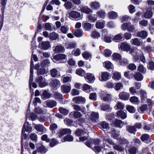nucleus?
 Returning a JSON list of instances; mask_svg holds the SVG:
<instances>
[{
    "instance_id": "obj_28",
    "label": "nucleus",
    "mask_w": 154,
    "mask_h": 154,
    "mask_svg": "<svg viewBox=\"0 0 154 154\" xmlns=\"http://www.w3.org/2000/svg\"><path fill=\"white\" fill-rule=\"evenodd\" d=\"M42 98L44 100L49 98L51 96L50 94L47 91H44L41 95Z\"/></svg>"
},
{
    "instance_id": "obj_55",
    "label": "nucleus",
    "mask_w": 154,
    "mask_h": 154,
    "mask_svg": "<svg viewBox=\"0 0 154 154\" xmlns=\"http://www.w3.org/2000/svg\"><path fill=\"white\" fill-rule=\"evenodd\" d=\"M55 51L57 52H63L65 50L64 48L61 45L56 46L55 49Z\"/></svg>"
},
{
    "instance_id": "obj_9",
    "label": "nucleus",
    "mask_w": 154,
    "mask_h": 154,
    "mask_svg": "<svg viewBox=\"0 0 154 154\" xmlns=\"http://www.w3.org/2000/svg\"><path fill=\"white\" fill-rule=\"evenodd\" d=\"M44 79L42 76L37 77L36 82L38 84L40 87L43 88L48 85V83L44 80Z\"/></svg>"
},
{
    "instance_id": "obj_46",
    "label": "nucleus",
    "mask_w": 154,
    "mask_h": 154,
    "mask_svg": "<svg viewBox=\"0 0 154 154\" xmlns=\"http://www.w3.org/2000/svg\"><path fill=\"white\" fill-rule=\"evenodd\" d=\"M113 59L115 60H119L121 59V56L119 54L117 53H113L112 55Z\"/></svg>"
},
{
    "instance_id": "obj_18",
    "label": "nucleus",
    "mask_w": 154,
    "mask_h": 154,
    "mask_svg": "<svg viewBox=\"0 0 154 154\" xmlns=\"http://www.w3.org/2000/svg\"><path fill=\"white\" fill-rule=\"evenodd\" d=\"M90 7L93 9H98L100 7V4L98 2H92L90 4Z\"/></svg>"
},
{
    "instance_id": "obj_6",
    "label": "nucleus",
    "mask_w": 154,
    "mask_h": 154,
    "mask_svg": "<svg viewBox=\"0 0 154 154\" xmlns=\"http://www.w3.org/2000/svg\"><path fill=\"white\" fill-rule=\"evenodd\" d=\"M140 97L141 99V100L143 102H144L145 101H147L149 103V107H152V101L151 100H148L147 98L146 97V93L145 91L141 90L140 91Z\"/></svg>"
},
{
    "instance_id": "obj_2",
    "label": "nucleus",
    "mask_w": 154,
    "mask_h": 154,
    "mask_svg": "<svg viewBox=\"0 0 154 154\" xmlns=\"http://www.w3.org/2000/svg\"><path fill=\"white\" fill-rule=\"evenodd\" d=\"M32 130V128L28 122H26L24 124L23 128L21 138L22 140L26 139L27 135L25 133V131L30 132Z\"/></svg>"
},
{
    "instance_id": "obj_13",
    "label": "nucleus",
    "mask_w": 154,
    "mask_h": 154,
    "mask_svg": "<svg viewBox=\"0 0 154 154\" xmlns=\"http://www.w3.org/2000/svg\"><path fill=\"white\" fill-rule=\"evenodd\" d=\"M84 78L86 80H87L90 82H93L95 80L94 75L90 73H87L86 75L84 76Z\"/></svg>"
},
{
    "instance_id": "obj_64",
    "label": "nucleus",
    "mask_w": 154,
    "mask_h": 154,
    "mask_svg": "<svg viewBox=\"0 0 154 154\" xmlns=\"http://www.w3.org/2000/svg\"><path fill=\"white\" fill-rule=\"evenodd\" d=\"M58 143L59 142L57 140L54 139H53L51 140V142L50 143V146L51 147H53L56 145L58 144Z\"/></svg>"
},
{
    "instance_id": "obj_36",
    "label": "nucleus",
    "mask_w": 154,
    "mask_h": 154,
    "mask_svg": "<svg viewBox=\"0 0 154 154\" xmlns=\"http://www.w3.org/2000/svg\"><path fill=\"white\" fill-rule=\"evenodd\" d=\"M88 18L91 22H94L97 19V15H90L88 16Z\"/></svg>"
},
{
    "instance_id": "obj_44",
    "label": "nucleus",
    "mask_w": 154,
    "mask_h": 154,
    "mask_svg": "<svg viewBox=\"0 0 154 154\" xmlns=\"http://www.w3.org/2000/svg\"><path fill=\"white\" fill-rule=\"evenodd\" d=\"M141 140L143 141H150L149 136L146 134H144L141 136Z\"/></svg>"
},
{
    "instance_id": "obj_42",
    "label": "nucleus",
    "mask_w": 154,
    "mask_h": 154,
    "mask_svg": "<svg viewBox=\"0 0 154 154\" xmlns=\"http://www.w3.org/2000/svg\"><path fill=\"white\" fill-rule=\"evenodd\" d=\"M37 150L38 152H40L42 154L45 153L48 151L47 149L43 146L38 148Z\"/></svg>"
},
{
    "instance_id": "obj_27",
    "label": "nucleus",
    "mask_w": 154,
    "mask_h": 154,
    "mask_svg": "<svg viewBox=\"0 0 154 154\" xmlns=\"http://www.w3.org/2000/svg\"><path fill=\"white\" fill-rule=\"evenodd\" d=\"M33 67H31L30 69V74L29 77V87L30 89L31 88V84L32 83V82L33 80Z\"/></svg>"
},
{
    "instance_id": "obj_45",
    "label": "nucleus",
    "mask_w": 154,
    "mask_h": 154,
    "mask_svg": "<svg viewBox=\"0 0 154 154\" xmlns=\"http://www.w3.org/2000/svg\"><path fill=\"white\" fill-rule=\"evenodd\" d=\"M111 133L112 137L114 139H118L119 134L118 132L115 131L114 129H113L111 131Z\"/></svg>"
},
{
    "instance_id": "obj_1",
    "label": "nucleus",
    "mask_w": 154,
    "mask_h": 154,
    "mask_svg": "<svg viewBox=\"0 0 154 154\" xmlns=\"http://www.w3.org/2000/svg\"><path fill=\"white\" fill-rule=\"evenodd\" d=\"M68 17L73 20L78 21L82 18L80 13L75 11H70L68 13Z\"/></svg>"
},
{
    "instance_id": "obj_50",
    "label": "nucleus",
    "mask_w": 154,
    "mask_h": 154,
    "mask_svg": "<svg viewBox=\"0 0 154 154\" xmlns=\"http://www.w3.org/2000/svg\"><path fill=\"white\" fill-rule=\"evenodd\" d=\"M126 109L128 112L131 113L135 112L136 111V109L134 106L130 105L127 106Z\"/></svg>"
},
{
    "instance_id": "obj_29",
    "label": "nucleus",
    "mask_w": 154,
    "mask_h": 154,
    "mask_svg": "<svg viewBox=\"0 0 154 154\" xmlns=\"http://www.w3.org/2000/svg\"><path fill=\"white\" fill-rule=\"evenodd\" d=\"M123 38V35L119 34L115 35L113 39V40L116 42H119Z\"/></svg>"
},
{
    "instance_id": "obj_39",
    "label": "nucleus",
    "mask_w": 154,
    "mask_h": 154,
    "mask_svg": "<svg viewBox=\"0 0 154 154\" xmlns=\"http://www.w3.org/2000/svg\"><path fill=\"white\" fill-rule=\"evenodd\" d=\"M101 109L104 111H109L111 109L110 105L108 104H104L101 106Z\"/></svg>"
},
{
    "instance_id": "obj_26",
    "label": "nucleus",
    "mask_w": 154,
    "mask_h": 154,
    "mask_svg": "<svg viewBox=\"0 0 154 154\" xmlns=\"http://www.w3.org/2000/svg\"><path fill=\"white\" fill-rule=\"evenodd\" d=\"M75 73L80 76L84 77L85 75L86 72L82 69H78L76 70Z\"/></svg>"
},
{
    "instance_id": "obj_5",
    "label": "nucleus",
    "mask_w": 154,
    "mask_h": 154,
    "mask_svg": "<svg viewBox=\"0 0 154 154\" xmlns=\"http://www.w3.org/2000/svg\"><path fill=\"white\" fill-rule=\"evenodd\" d=\"M66 56L64 54H59L55 56L53 58L54 62L58 61V63H63L66 61Z\"/></svg>"
},
{
    "instance_id": "obj_7",
    "label": "nucleus",
    "mask_w": 154,
    "mask_h": 154,
    "mask_svg": "<svg viewBox=\"0 0 154 154\" xmlns=\"http://www.w3.org/2000/svg\"><path fill=\"white\" fill-rule=\"evenodd\" d=\"M106 143V140L105 139L103 140V145H101L100 146H96L94 148V151L97 152H100L101 149L107 150L109 149V147L105 144Z\"/></svg>"
},
{
    "instance_id": "obj_11",
    "label": "nucleus",
    "mask_w": 154,
    "mask_h": 154,
    "mask_svg": "<svg viewBox=\"0 0 154 154\" xmlns=\"http://www.w3.org/2000/svg\"><path fill=\"white\" fill-rule=\"evenodd\" d=\"M93 142L95 144H99L101 142V141L99 139L92 140L91 139H89L86 143V145L88 147L91 148L92 146Z\"/></svg>"
},
{
    "instance_id": "obj_19",
    "label": "nucleus",
    "mask_w": 154,
    "mask_h": 154,
    "mask_svg": "<svg viewBox=\"0 0 154 154\" xmlns=\"http://www.w3.org/2000/svg\"><path fill=\"white\" fill-rule=\"evenodd\" d=\"M59 36L58 33L53 32L50 34L48 37L50 40H55L58 38Z\"/></svg>"
},
{
    "instance_id": "obj_40",
    "label": "nucleus",
    "mask_w": 154,
    "mask_h": 154,
    "mask_svg": "<svg viewBox=\"0 0 154 154\" xmlns=\"http://www.w3.org/2000/svg\"><path fill=\"white\" fill-rule=\"evenodd\" d=\"M104 66L107 69H112L113 67L112 63L109 61L105 62L103 63Z\"/></svg>"
},
{
    "instance_id": "obj_10",
    "label": "nucleus",
    "mask_w": 154,
    "mask_h": 154,
    "mask_svg": "<svg viewBox=\"0 0 154 154\" xmlns=\"http://www.w3.org/2000/svg\"><path fill=\"white\" fill-rule=\"evenodd\" d=\"M110 78L109 73L106 72H101L99 77V80L101 81H106Z\"/></svg>"
},
{
    "instance_id": "obj_38",
    "label": "nucleus",
    "mask_w": 154,
    "mask_h": 154,
    "mask_svg": "<svg viewBox=\"0 0 154 154\" xmlns=\"http://www.w3.org/2000/svg\"><path fill=\"white\" fill-rule=\"evenodd\" d=\"M104 22L98 21L96 22V26L97 28L102 29L104 27Z\"/></svg>"
},
{
    "instance_id": "obj_57",
    "label": "nucleus",
    "mask_w": 154,
    "mask_h": 154,
    "mask_svg": "<svg viewBox=\"0 0 154 154\" xmlns=\"http://www.w3.org/2000/svg\"><path fill=\"white\" fill-rule=\"evenodd\" d=\"M69 115H73L74 117L75 118H79L82 116L81 113L78 112H71Z\"/></svg>"
},
{
    "instance_id": "obj_48",
    "label": "nucleus",
    "mask_w": 154,
    "mask_h": 154,
    "mask_svg": "<svg viewBox=\"0 0 154 154\" xmlns=\"http://www.w3.org/2000/svg\"><path fill=\"white\" fill-rule=\"evenodd\" d=\"M127 29L128 30L131 32H133L134 30V26L131 25V23L128 24L126 23V29Z\"/></svg>"
},
{
    "instance_id": "obj_33",
    "label": "nucleus",
    "mask_w": 154,
    "mask_h": 154,
    "mask_svg": "<svg viewBox=\"0 0 154 154\" xmlns=\"http://www.w3.org/2000/svg\"><path fill=\"white\" fill-rule=\"evenodd\" d=\"M60 81L57 79L53 80L51 83V85L54 88L60 86Z\"/></svg>"
},
{
    "instance_id": "obj_4",
    "label": "nucleus",
    "mask_w": 154,
    "mask_h": 154,
    "mask_svg": "<svg viewBox=\"0 0 154 154\" xmlns=\"http://www.w3.org/2000/svg\"><path fill=\"white\" fill-rule=\"evenodd\" d=\"M100 96L102 99L104 101L110 102L112 100V97L111 94L105 92L103 91H101L100 94Z\"/></svg>"
},
{
    "instance_id": "obj_30",
    "label": "nucleus",
    "mask_w": 154,
    "mask_h": 154,
    "mask_svg": "<svg viewBox=\"0 0 154 154\" xmlns=\"http://www.w3.org/2000/svg\"><path fill=\"white\" fill-rule=\"evenodd\" d=\"M153 14V13L151 9H150L146 11L144 13V17L146 18H149L151 17Z\"/></svg>"
},
{
    "instance_id": "obj_59",
    "label": "nucleus",
    "mask_w": 154,
    "mask_h": 154,
    "mask_svg": "<svg viewBox=\"0 0 154 154\" xmlns=\"http://www.w3.org/2000/svg\"><path fill=\"white\" fill-rule=\"evenodd\" d=\"M123 86V85L121 83H118L116 84L114 88L115 90L118 91L122 88Z\"/></svg>"
},
{
    "instance_id": "obj_37",
    "label": "nucleus",
    "mask_w": 154,
    "mask_h": 154,
    "mask_svg": "<svg viewBox=\"0 0 154 154\" xmlns=\"http://www.w3.org/2000/svg\"><path fill=\"white\" fill-rule=\"evenodd\" d=\"M76 44L75 42H71L68 43L66 45V48L67 49H72L76 47Z\"/></svg>"
},
{
    "instance_id": "obj_15",
    "label": "nucleus",
    "mask_w": 154,
    "mask_h": 154,
    "mask_svg": "<svg viewBox=\"0 0 154 154\" xmlns=\"http://www.w3.org/2000/svg\"><path fill=\"white\" fill-rule=\"evenodd\" d=\"M71 132V130L69 129H64L60 131L57 134L58 136L60 137H61L64 135V134H69Z\"/></svg>"
},
{
    "instance_id": "obj_35",
    "label": "nucleus",
    "mask_w": 154,
    "mask_h": 154,
    "mask_svg": "<svg viewBox=\"0 0 154 154\" xmlns=\"http://www.w3.org/2000/svg\"><path fill=\"white\" fill-rule=\"evenodd\" d=\"M73 140L72 136L70 135H68L64 137V139L62 140V142H64L66 141L68 142L72 141Z\"/></svg>"
},
{
    "instance_id": "obj_43",
    "label": "nucleus",
    "mask_w": 154,
    "mask_h": 154,
    "mask_svg": "<svg viewBox=\"0 0 154 154\" xmlns=\"http://www.w3.org/2000/svg\"><path fill=\"white\" fill-rule=\"evenodd\" d=\"M134 78L137 81H141L143 79V76L140 73L137 72L135 75Z\"/></svg>"
},
{
    "instance_id": "obj_8",
    "label": "nucleus",
    "mask_w": 154,
    "mask_h": 154,
    "mask_svg": "<svg viewBox=\"0 0 154 154\" xmlns=\"http://www.w3.org/2000/svg\"><path fill=\"white\" fill-rule=\"evenodd\" d=\"M133 56L134 59L135 61H137L139 60V57L143 54V52L141 50L137 49H134L131 54Z\"/></svg>"
},
{
    "instance_id": "obj_63",
    "label": "nucleus",
    "mask_w": 154,
    "mask_h": 154,
    "mask_svg": "<svg viewBox=\"0 0 154 154\" xmlns=\"http://www.w3.org/2000/svg\"><path fill=\"white\" fill-rule=\"evenodd\" d=\"M128 9L131 13H133L135 11V7L133 5L131 4L128 6Z\"/></svg>"
},
{
    "instance_id": "obj_32",
    "label": "nucleus",
    "mask_w": 154,
    "mask_h": 154,
    "mask_svg": "<svg viewBox=\"0 0 154 154\" xmlns=\"http://www.w3.org/2000/svg\"><path fill=\"white\" fill-rule=\"evenodd\" d=\"M147 35V32L145 31H143L138 33L137 34L138 37H140L142 38H145Z\"/></svg>"
},
{
    "instance_id": "obj_23",
    "label": "nucleus",
    "mask_w": 154,
    "mask_h": 154,
    "mask_svg": "<svg viewBox=\"0 0 154 154\" xmlns=\"http://www.w3.org/2000/svg\"><path fill=\"white\" fill-rule=\"evenodd\" d=\"M46 103L47 106L50 108H52L56 106L57 105L56 101L54 100L47 101Z\"/></svg>"
},
{
    "instance_id": "obj_47",
    "label": "nucleus",
    "mask_w": 154,
    "mask_h": 154,
    "mask_svg": "<svg viewBox=\"0 0 154 154\" xmlns=\"http://www.w3.org/2000/svg\"><path fill=\"white\" fill-rule=\"evenodd\" d=\"M84 28L87 30L88 31L91 29V24L89 23H85L83 24Z\"/></svg>"
},
{
    "instance_id": "obj_61",
    "label": "nucleus",
    "mask_w": 154,
    "mask_h": 154,
    "mask_svg": "<svg viewBox=\"0 0 154 154\" xmlns=\"http://www.w3.org/2000/svg\"><path fill=\"white\" fill-rule=\"evenodd\" d=\"M83 57L85 59H88L91 57V54L87 51H85L82 54Z\"/></svg>"
},
{
    "instance_id": "obj_31",
    "label": "nucleus",
    "mask_w": 154,
    "mask_h": 154,
    "mask_svg": "<svg viewBox=\"0 0 154 154\" xmlns=\"http://www.w3.org/2000/svg\"><path fill=\"white\" fill-rule=\"evenodd\" d=\"M91 36L94 38L98 39L100 36V34L97 31H94L92 32Z\"/></svg>"
},
{
    "instance_id": "obj_25",
    "label": "nucleus",
    "mask_w": 154,
    "mask_h": 154,
    "mask_svg": "<svg viewBox=\"0 0 154 154\" xmlns=\"http://www.w3.org/2000/svg\"><path fill=\"white\" fill-rule=\"evenodd\" d=\"M91 89V86L86 84H83V90L86 92H90Z\"/></svg>"
},
{
    "instance_id": "obj_53",
    "label": "nucleus",
    "mask_w": 154,
    "mask_h": 154,
    "mask_svg": "<svg viewBox=\"0 0 154 154\" xmlns=\"http://www.w3.org/2000/svg\"><path fill=\"white\" fill-rule=\"evenodd\" d=\"M114 124L117 127H121L123 125V123L120 120L116 119L115 120Z\"/></svg>"
},
{
    "instance_id": "obj_51",
    "label": "nucleus",
    "mask_w": 154,
    "mask_h": 154,
    "mask_svg": "<svg viewBox=\"0 0 154 154\" xmlns=\"http://www.w3.org/2000/svg\"><path fill=\"white\" fill-rule=\"evenodd\" d=\"M81 53V51L79 48H76L75 49H74L72 51V54L75 56L79 55Z\"/></svg>"
},
{
    "instance_id": "obj_54",
    "label": "nucleus",
    "mask_w": 154,
    "mask_h": 154,
    "mask_svg": "<svg viewBox=\"0 0 154 154\" xmlns=\"http://www.w3.org/2000/svg\"><path fill=\"white\" fill-rule=\"evenodd\" d=\"M34 127L37 131H42L45 129L42 126L40 125H35Z\"/></svg>"
},
{
    "instance_id": "obj_22",
    "label": "nucleus",
    "mask_w": 154,
    "mask_h": 154,
    "mask_svg": "<svg viewBox=\"0 0 154 154\" xmlns=\"http://www.w3.org/2000/svg\"><path fill=\"white\" fill-rule=\"evenodd\" d=\"M127 130L129 133L135 134L136 131V129L134 126L128 125L127 126Z\"/></svg>"
},
{
    "instance_id": "obj_16",
    "label": "nucleus",
    "mask_w": 154,
    "mask_h": 154,
    "mask_svg": "<svg viewBox=\"0 0 154 154\" xmlns=\"http://www.w3.org/2000/svg\"><path fill=\"white\" fill-rule=\"evenodd\" d=\"M80 11L81 12L87 14H89L90 13H92L93 12V11L91 9L86 6L82 7L81 8Z\"/></svg>"
},
{
    "instance_id": "obj_60",
    "label": "nucleus",
    "mask_w": 154,
    "mask_h": 154,
    "mask_svg": "<svg viewBox=\"0 0 154 154\" xmlns=\"http://www.w3.org/2000/svg\"><path fill=\"white\" fill-rule=\"evenodd\" d=\"M69 30V28L67 26H62L60 28V31L63 34H66Z\"/></svg>"
},
{
    "instance_id": "obj_41",
    "label": "nucleus",
    "mask_w": 154,
    "mask_h": 154,
    "mask_svg": "<svg viewBox=\"0 0 154 154\" xmlns=\"http://www.w3.org/2000/svg\"><path fill=\"white\" fill-rule=\"evenodd\" d=\"M131 41H132V43L134 45L138 46H139L142 42V40H139L137 38H135L134 39H132Z\"/></svg>"
},
{
    "instance_id": "obj_14",
    "label": "nucleus",
    "mask_w": 154,
    "mask_h": 154,
    "mask_svg": "<svg viewBox=\"0 0 154 154\" xmlns=\"http://www.w3.org/2000/svg\"><path fill=\"white\" fill-rule=\"evenodd\" d=\"M61 90L63 93H67L69 92L71 89V86L70 85H64L61 86Z\"/></svg>"
},
{
    "instance_id": "obj_24",
    "label": "nucleus",
    "mask_w": 154,
    "mask_h": 154,
    "mask_svg": "<svg viewBox=\"0 0 154 154\" xmlns=\"http://www.w3.org/2000/svg\"><path fill=\"white\" fill-rule=\"evenodd\" d=\"M91 118L95 122H96L97 120L99 118V115L98 112H92L91 113Z\"/></svg>"
},
{
    "instance_id": "obj_58",
    "label": "nucleus",
    "mask_w": 154,
    "mask_h": 154,
    "mask_svg": "<svg viewBox=\"0 0 154 154\" xmlns=\"http://www.w3.org/2000/svg\"><path fill=\"white\" fill-rule=\"evenodd\" d=\"M119 50L123 51H125V42H121L119 45Z\"/></svg>"
},
{
    "instance_id": "obj_12",
    "label": "nucleus",
    "mask_w": 154,
    "mask_h": 154,
    "mask_svg": "<svg viewBox=\"0 0 154 154\" xmlns=\"http://www.w3.org/2000/svg\"><path fill=\"white\" fill-rule=\"evenodd\" d=\"M39 48L44 50H47L51 47L50 42L49 41H45L40 43Z\"/></svg>"
},
{
    "instance_id": "obj_62",
    "label": "nucleus",
    "mask_w": 154,
    "mask_h": 154,
    "mask_svg": "<svg viewBox=\"0 0 154 154\" xmlns=\"http://www.w3.org/2000/svg\"><path fill=\"white\" fill-rule=\"evenodd\" d=\"M64 6L66 9H70L72 7V4L70 2H68L64 4Z\"/></svg>"
},
{
    "instance_id": "obj_34",
    "label": "nucleus",
    "mask_w": 154,
    "mask_h": 154,
    "mask_svg": "<svg viewBox=\"0 0 154 154\" xmlns=\"http://www.w3.org/2000/svg\"><path fill=\"white\" fill-rule=\"evenodd\" d=\"M108 15L109 17L112 19H115L118 17L117 13L113 11L109 12Z\"/></svg>"
},
{
    "instance_id": "obj_3",
    "label": "nucleus",
    "mask_w": 154,
    "mask_h": 154,
    "mask_svg": "<svg viewBox=\"0 0 154 154\" xmlns=\"http://www.w3.org/2000/svg\"><path fill=\"white\" fill-rule=\"evenodd\" d=\"M101 38L103 41L107 43H110L112 41V38L110 35L108 34V31L106 29L102 30Z\"/></svg>"
},
{
    "instance_id": "obj_21",
    "label": "nucleus",
    "mask_w": 154,
    "mask_h": 154,
    "mask_svg": "<svg viewBox=\"0 0 154 154\" xmlns=\"http://www.w3.org/2000/svg\"><path fill=\"white\" fill-rule=\"evenodd\" d=\"M112 78L116 81L120 80L121 78V75L120 73L116 72L113 73Z\"/></svg>"
},
{
    "instance_id": "obj_56",
    "label": "nucleus",
    "mask_w": 154,
    "mask_h": 154,
    "mask_svg": "<svg viewBox=\"0 0 154 154\" xmlns=\"http://www.w3.org/2000/svg\"><path fill=\"white\" fill-rule=\"evenodd\" d=\"M45 111L44 109H42L39 107H37L35 109V112L39 114L44 113Z\"/></svg>"
},
{
    "instance_id": "obj_49",
    "label": "nucleus",
    "mask_w": 154,
    "mask_h": 154,
    "mask_svg": "<svg viewBox=\"0 0 154 154\" xmlns=\"http://www.w3.org/2000/svg\"><path fill=\"white\" fill-rule=\"evenodd\" d=\"M106 57H108L110 56L112 54L111 52L108 49H105L102 52Z\"/></svg>"
},
{
    "instance_id": "obj_52",
    "label": "nucleus",
    "mask_w": 154,
    "mask_h": 154,
    "mask_svg": "<svg viewBox=\"0 0 154 154\" xmlns=\"http://www.w3.org/2000/svg\"><path fill=\"white\" fill-rule=\"evenodd\" d=\"M117 115L122 119H124L125 118V114L123 111L119 110L117 112Z\"/></svg>"
},
{
    "instance_id": "obj_20",
    "label": "nucleus",
    "mask_w": 154,
    "mask_h": 154,
    "mask_svg": "<svg viewBox=\"0 0 154 154\" xmlns=\"http://www.w3.org/2000/svg\"><path fill=\"white\" fill-rule=\"evenodd\" d=\"M51 75L53 77H59L60 76V72L55 69H53L50 71Z\"/></svg>"
},
{
    "instance_id": "obj_17",
    "label": "nucleus",
    "mask_w": 154,
    "mask_h": 154,
    "mask_svg": "<svg viewBox=\"0 0 154 154\" xmlns=\"http://www.w3.org/2000/svg\"><path fill=\"white\" fill-rule=\"evenodd\" d=\"M73 34L76 37H82L83 34L82 30L75 29L72 31Z\"/></svg>"
}]
</instances>
